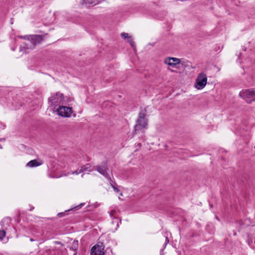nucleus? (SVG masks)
Masks as SVG:
<instances>
[{
	"mask_svg": "<svg viewBox=\"0 0 255 255\" xmlns=\"http://www.w3.org/2000/svg\"><path fill=\"white\" fill-rule=\"evenodd\" d=\"M43 40V36L41 35H33L29 36L27 40L20 46V51L26 53L27 50H31L36 45L40 44Z\"/></svg>",
	"mask_w": 255,
	"mask_h": 255,
	"instance_id": "1",
	"label": "nucleus"
},
{
	"mask_svg": "<svg viewBox=\"0 0 255 255\" xmlns=\"http://www.w3.org/2000/svg\"><path fill=\"white\" fill-rule=\"evenodd\" d=\"M94 169L109 181H112L111 174L109 173L108 164L106 161L102 162L100 164L95 166Z\"/></svg>",
	"mask_w": 255,
	"mask_h": 255,
	"instance_id": "2",
	"label": "nucleus"
},
{
	"mask_svg": "<svg viewBox=\"0 0 255 255\" xmlns=\"http://www.w3.org/2000/svg\"><path fill=\"white\" fill-rule=\"evenodd\" d=\"M146 110L141 112L138 114L136 120V124L134 126L135 130H139L146 127L147 125V120L146 119Z\"/></svg>",
	"mask_w": 255,
	"mask_h": 255,
	"instance_id": "3",
	"label": "nucleus"
},
{
	"mask_svg": "<svg viewBox=\"0 0 255 255\" xmlns=\"http://www.w3.org/2000/svg\"><path fill=\"white\" fill-rule=\"evenodd\" d=\"M48 100L51 104V106L53 107L54 108L57 106L59 107L60 105H63L65 101L63 95L59 93H57L52 95L48 99Z\"/></svg>",
	"mask_w": 255,
	"mask_h": 255,
	"instance_id": "4",
	"label": "nucleus"
},
{
	"mask_svg": "<svg viewBox=\"0 0 255 255\" xmlns=\"http://www.w3.org/2000/svg\"><path fill=\"white\" fill-rule=\"evenodd\" d=\"M239 95L248 103H251L255 101V90L254 89L242 90L240 92Z\"/></svg>",
	"mask_w": 255,
	"mask_h": 255,
	"instance_id": "5",
	"label": "nucleus"
},
{
	"mask_svg": "<svg viewBox=\"0 0 255 255\" xmlns=\"http://www.w3.org/2000/svg\"><path fill=\"white\" fill-rule=\"evenodd\" d=\"M207 77L204 73H200L196 80L195 87L197 89H202L204 88L207 84Z\"/></svg>",
	"mask_w": 255,
	"mask_h": 255,
	"instance_id": "6",
	"label": "nucleus"
},
{
	"mask_svg": "<svg viewBox=\"0 0 255 255\" xmlns=\"http://www.w3.org/2000/svg\"><path fill=\"white\" fill-rule=\"evenodd\" d=\"M56 111L58 115L62 117H70L72 113L71 108L62 106H60Z\"/></svg>",
	"mask_w": 255,
	"mask_h": 255,
	"instance_id": "7",
	"label": "nucleus"
},
{
	"mask_svg": "<svg viewBox=\"0 0 255 255\" xmlns=\"http://www.w3.org/2000/svg\"><path fill=\"white\" fill-rule=\"evenodd\" d=\"M104 246L103 243H98L91 249L90 255H104Z\"/></svg>",
	"mask_w": 255,
	"mask_h": 255,
	"instance_id": "8",
	"label": "nucleus"
},
{
	"mask_svg": "<svg viewBox=\"0 0 255 255\" xmlns=\"http://www.w3.org/2000/svg\"><path fill=\"white\" fill-rule=\"evenodd\" d=\"M180 60L174 57H168L164 60V63L169 66L174 67L177 64L180 63Z\"/></svg>",
	"mask_w": 255,
	"mask_h": 255,
	"instance_id": "9",
	"label": "nucleus"
},
{
	"mask_svg": "<svg viewBox=\"0 0 255 255\" xmlns=\"http://www.w3.org/2000/svg\"><path fill=\"white\" fill-rule=\"evenodd\" d=\"M69 248L74 252V255H76L77 253V251L78 249V241L74 240L69 246Z\"/></svg>",
	"mask_w": 255,
	"mask_h": 255,
	"instance_id": "10",
	"label": "nucleus"
},
{
	"mask_svg": "<svg viewBox=\"0 0 255 255\" xmlns=\"http://www.w3.org/2000/svg\"><path fill=\"white\" fill-rule=\"evenodd\" d=\"M42 164V162L41 161H38L36 159L32 160L28 162L26 166L29 167H34L38 166Z\"/></svg>",
	"mask_w": 255,
	"mask_h": 255,
	"instance_id": "11",
	"label": "nucleus"
},
{
	"mask_svg": "<svg viewBox=\"0 0 255 255\" xmlns=\"http://www.w3.org/2000/svg\"><path fill=\"white\" fill-rule=\"evenodd\" d=\"M91 168V165L89 163H87L81 167L80 172H91L92 170Z\"/></svg>",
	"mask_w": 255,
	"mask_h": 255,
	"instance_id": "12",
	"label": "nucleus"
},
{
	"mask_svg": "<svg viewBox=\"0 0 255 255\" xmlns=\"http://www.w3.org/2000/svg\"><path fill=\"white\" fill-rule=\"evenodd\" d=\"M10 218L8 217H6V218H3L1 220V222H0V224L3 227H4L5 225L6 226H8L9 225V224L10 223Z\"/></svg>",
	"mask_w": 255,
	"mask_h": 255,
	"instance_id": "13",
	"label": "nucleus"
},
{
	"mask_svg": "<svg viewBox=\"0 0 255 255\" xmlns=\"http://www.w3.org/2000/svg\"><path fill=\"white\" fill-rule=\"evenodd\" d=\"M97 0H82L81 3L82 4H96Z\"/></svg>",
	"mask_w": 255,
	"mask_h": 255,
	"instance_id": "14",
	"label": "nucleus"
},
{
	"mask_svg": "<svg viewBox=\"0 0 255 255\" xmlns=\"http://www.w3.org/2000/svg\"><path fill=\"white\" fill-rule=\"evenodd\" d=\"M109 182L110 183L111 185L113 187L114 190L117 193L119 192V191H120L119 189L116 186L117 185L116 183L115 182H114L112 179V181H109Z\"/></svg>",
	"mask_w": 255,
	"mask_h": 255,
	"instance_id": "15",
	"label": "nucleus"
},
{
	"mask_svg": "<svg viewBox=\"0 0 255 255\" xmlns=\"http://www.w3.org/2000/svg\"><path fill=\"white\" fill-rule=\"evenodd\" d=\"M117 213V212L115 211V210H112L111 211V212L110 213V216L112 218L113 217L114 219H116L117 220H118V219L117 218H116L115 217L116 216V214ZM116 222L117 223V227H119V222H118V221H116Z\"/></svg>",
	"mask_w": 255,
	"mask_h": 255,
	"instance_id": "16",
	"label": "nucleus"
},
{
	"mask_svg": "<svg viewBox=\"0 0 255 255\" xmlns=\"http://www.w3.org/2000/svg\"><path fill=\"white\" fill-rule=\"evenodd\" d=\"M127 41L129 43L130 45L131 46V47L134 49L135 48V43H134V42L133 41V40H132V38L130 37H129V39H128L127 40Z\"/></svg>",
	"mask_w": 255,
	"mask_h": 255,
	"instance_id": "17",
	"label": "nucleus"
},
{
	"mask_svg": "<svg viewBox=\"0 0 255 255\" xmlns=\"http://www.w3.org/2000/svg\"><path fill=\"white\" fill-rule=\"evenodd\" d=\"M5 231L4 230H0V240H2L5 236Z\"/></svg>",
	"mask_w": 255,
	"mask_h": 255,
	"instance_id": "18",
	"label": "nucleus"
},
{
	"mask_svg": "<svg viewBox=\"0 0 255 255\" xmlns=\"http://www.w3.org/2000/svg\"><path fill=\"white\" fill-rule=\"evenodd\" d=\"M121 36H122L123 38H124V39H127V40L129 39V37H131L128 35V33L125 32L122 33Z\"/></svg>",
	"mask_w": 255,
	"mask_h": 255,
	"instance_id": "19",
	"label": "nucleus"
},
{
	"mask_svg": "<svg viewBox=\"0 0 255 255\" xmlns=\"http://www.w3.org/2000/svg\"><path fill=\"white\" fill-rule=\"evenodd\" d=\"M84 205V203H81L79 205L74 208V209H75V210H77V209H79L80 208H81Z\"/></svg>",
	"mask_w": 255,
	"mask_h": 255,
	"instance_id": "20",
	"label": "nucleus"
},
{
	"mask_svg": "<svg viewBox=\"0 0 255 255\" xmlns=\"http://www.w3.org/2000/svg\"><path fill=\"white\" fill-rule=\"evenodd\" d=\"M81 172H80V170L79 171L75 170V171L72 172V174H79Z\"/></svg>",
	"mask_w": 255,
	"mask_h": 255,
	"instance_id": "21",
	"label": "nucleus"
},
{
	"mask_svg": "<svg viewBox=\"0 0 255 255\" xmlns=\"http://www.w3.org/2000/svg\"><path fill=\"white\" fill-rule=\"evenodd\" d=\"M0 125H1V127L0 128H2L4 129L5 127V126L4 125H2V124H0Z\"/></svg>",
	"mask_w": 255,
	"mask_h": 255,
	"instance_id": "22",
	"label": "nucleus"
},
{
	"mask_svg": "<svg viewBox=\"0 0 255 255\" xmlns=\"http://www.w3.org/2000/svg\"><path fill=\"white\" fill-rule=\"evenodd\" d=\"M64 213L62 212V213H59L58 215L59 216L61 217V216H63V215H64Z\"/></svg>",
	"mask_w": 255,
	"mask_h": 255,
	"instance_id": "23",
	"label": "nucleus"
},
{
	"mask_svg": "<svg viewBox=\"0 0 255 255\" xmlns=\"http://www.w3.org/2000/svg\"><path fill=\"white\" fill-rule=\"evenodd\" d=\"M19 37L20 38H24V39H25L26 37V36H19Z\"/></svg>",
	"mask_w": 255,
	"mask_h": 255,
	"instance_id": "24",
	"label": "nucleus"
},
{
	"mask_svg": "<svg viewBox=\"0 0 255 255\" xmlns=\"http://www.w3.org/2000/svg\"><path fill=\"white\" fill-rule=\"evenodd\" d=\"M168 242H169V241H168V238L166 237V243L167 244Z\"/></svg>",
	"mask_w": 255,
	"mask_h": 255,
	"instance_id": "25",
	"label": "nucleus"
},
{
	"mask_svg": "<svg viewBox=\"0 0 255 255\" xmlns=\"http://www.w3.org/2000/svg\"><path fill=\"white\" fill-rule=\"evenodd\" d=\"M30 241L31 242H33V241H34V240H33V239L31 238V239H30Z\"/></svg>",
	"mask_w": 255,
	"mask_h": 255,
	"instance_id": "26",
	"label": "nucleus"
},
{
	"mask_svg": "<svg viewBox=\"0 0 255 255\" xmlns=\"http://www.w3.org/2000/svg\"><path fill=\"white\" fill-rule=\"evenodd\" d=\"M57 244H61V242H57Z\"/></svg>",
	"mask_w": 255,
	"mask_h": 255,
	"instance_id": "27",
	"label": "nucleus"
},
{
	"mask_svg": "<svg viewBox=\"0 0 255 255\" xmlns=\"http://www.w3.org/2000/svg\"><path fill=\"white\" fill-rule=\"evenodd\" d=\"M71 210H72V209H71V210H69L68 211H70Z\"/></svg>",
	"mask_w": 255,
	"mask_h": 255,
	"instance_id": "28",
	"label": "nucleus"
},
{
	"mask_svg": "<svg viewBox=\"0 0 255 255\" xmlns=\"http://www.w3.org/2000/svg\"><path fill=\"white\" fill-rule=\"evenodd\" d=\"M234 234L235 236H236V233H235Z\"/></svg>",
	"mask_w": 255,
	"mask_h": 255,
	"instance_id": "29",
	"label": "nucleus"
},
{
	"mask_svg": "<svg viewBox=\"0 0 255 255\" xmlns=\"http://www.w3.org/2000/svg\"><path fill=\"white\" fill-rule=\"evenodd\" d=\"M160 255H163V254H160Z\"/></svg>",
	"mask_w": 255,
	"mask_h": 255,
	"instance_id": "30",
	"label": "nucleus"
}]
</instances>
